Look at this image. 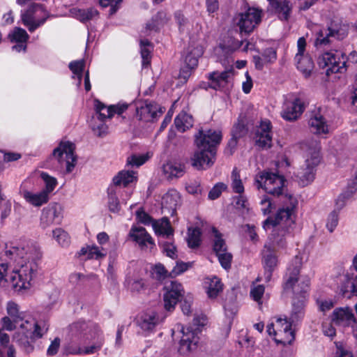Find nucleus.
Masks as SVG:
<instances>
[{
    "label": "nucleus",
    "instance_id": "obj_1",
    "mask_svg": "<svg viewBox=\"0 0 357 357\" xmlns=\"http://www.w3.org/2000/svg\"><path fill=\"white\" fill-rule=\"evenodd\" d=\"M6 253L16 262L9 278L13 288L19 292L29 289L37 275L38 264L36 261L40 257L39 250L33 245L22 244L13 246Z\"/></svg>",
    "mask_w": 357,
    "mask_h": 357
},
{
    "label": "nucleus",
    "instance_id": "obj_2",
    "mask_svg": "<svg viewBox=\"0 0 357 357\" xmlns=\"http://www.w3.org/2000/svg\"><path fill=\"white\" fill-rule=\"evenodd\" d=\"M195 138L197 150L192 158V166L197 169L211 167L215 160V147L222 139L221 132L213 130H199Z\"/></svg>",
    "mask_w": 357,
    "mask_h": 357
},
{
    "label": "nucleus",
    "instance_id": "obj_3",
    "mask_svg": "<svg viewBox=\"0 0 357 357\" xmlns=\"http://www.w3.org/2000/svg\"><path fill=\"white\" fill-rule=\"evenodd\" d=\"M302 149L305 152L304 163L297 169L296 176L299 183L305 186L314 179L316 167L320 162V145L317 141L304 143Z\"/></svg>",
    "mask_w": 357,
    "mask_h": 357
},
{
    "label": "nucleus",
    "instance_id": "obj_4",
    "mask_svg": "<svg viewBox=\"0 0 357 357\" xmlns=\"http://www.w3.org/2000/svg\"><path fill=\"white\" fill-rule=\"evenodd\" d=\"M285 179L275 173L263 172L257 175L255 183L258 188H262L267 193L279 196L285 195Z\"/></svg>",
    "mask_w": 357,
    "mask_h": 357
},
{
    "label": "nucleus",
    "instance_id": "obj_5",
    "mask_svg": "<svg viewBox=\"0 0 357 357\" xmlns=\"http://www.w3.org/2000/svg\"><path fill=\"white\" fill-rule=\"evenodd\" d=\"M49 17L50 14L43 6L36 3H31L21 13L22 22L30 32L42 26Z\"/></svg>",
    "mask_w": 357,
    "mask_h": 357
},
{
    "label": "nucleus",
    "instance_id": "obj_6",
    "mask_svg": "<svg viewBox=\"0 0 357 357\" xmlns=\"http://www.w3.org/2000/svg\"><path fill=\"white\" fill-rule=\"evenodd\" d=\"M319 65L326 69V75L342 73L345 68L346 58L341 52L337 50L326 52L319 57Z\"/></svg>",
    "mask_w": 357,
    "mask_h": 357
},
{
    "label": "nucleus",
    "instance_id": "obj_7",
    "mask_svg": "<svg viewBox=\"0 0 357 357\" xmlns=\"http://www.w3.org/2000/svg\"><path fill=\"white\" fill-rule=\"evenodd\" d=\"M261 10L255 8H249L245 13L238 14L234 19V24L239 27L240 31L250 33L261 22Z\"/></svg>",
    "mask_w": 357,
    "mask_h": 357
},
{
    "label": "nucleus",
    "instance_id": "obj_8",
    "mask_svg": "<svg viewBox=\"0 0 357 357\" xmlns=\"http://www.w3.org/2000/svg\"><path fill=\"white\" fill-rule=\"evenodd\" d=\"M283 202L287 205L280 208L275 215V220L267 219L264 222V227L266 228L270 224L279 225L284 222L290 225L294 222L293 211L297 204V200L291 195L285 194L283 197Z\"/></svg>",
    "mask_w": 357,
    "mask_h": 357
},
{
    "label": "nucleus",
    "instance_id": "obj_9",
    "mask_svg": "<svg viewBox=\"0 0 357 357\" xmlns=\"http://www.w3.org/2000/svg\"><path fill=\"white\" fill-rule=\"evenodd\" d=\"M75 144L70 142H61L53 151L57 161L66 165V172L70 173L76 165L77 158L74 155Z\"/></svg>",
    "mask_w": 357,
    "mask_h": 357
},
{
    "label": "nucleus",
    "instance_id": "obj_10",
    "mask_svg": "<svg viewBox=\"0 0 357 357\" xmlns=\"http://www.w3.org/2000/svg\"><path fill=\"white\" fill-rule=\"evenodd\" d=\"M306 47V40L304 37H301L297 41L298 52L295 56V62L297 68L303 74L305 77H309L314 67L312 58L305 54Z\"/></svg>",
    "mask_w": 357,
    "mask_h": 357
},
{
    "label": "nucleus",
    "instance_id": "obj_11",
    "mask_svg": "<svg viewBox=\"0 0 357 357\" xmlns=\"http://www.w3.org/2000/svg\"><path fill=\"white\" fill-rule=\"evenodd\" d=\"M213 236V250L215 252L221 266L225 269L231 267L232 255L227 251V247L222 234L215 228H212Z\"/></svg>",
    "mask_w": 357,
    "mask_h": 357
},
{
    "label": "nucleus",
    "instance_id": "obj_12",
    "mask_svg": "<svg viewBox=\"0 0 357 357\" xmlns=\"http://www.w3.org/2000/svg\"><path fill=\"white\" fill-rule=\"evenodd\" d=\"M302 266V258L296 256L290 262L287 267L286 274L284 275V290L292 289L294 292H298L299 289L297 288L300 285H296L298 281L300 270Z\"/></svg>",
    "mask_w": 357,
    "mask_h": 357
},
{
    "label": "nucleus",
    "instance_id": "obj_13",
    "mask_svg": "<svg viewBox=\"0 0 357 357\" xmlns=\"http://www.w3.org/2000/svg\"><path fill=\"white\" fill-rule=\"evenodd\" d=\"M165 292L163 296L164 307L166 310H172L181 298L184 295L181 284L172 281L165 287Z\"/></svg>",
    "mask_w": 357,
    "mask_h": 357
},
{
    "label": "nucleus",
    "instance_id": "obj_14",
    "mask_svg": "<svg viewBox=\"0 0 357 357\" xmlns=\"http://www.w3.org/2000/svg\"><path fill=\"white\" fill-rule=\"evenodd\" d=\"M62 207L57 203H52L44 208L40 216V226L46 229L54 224H59L62 220Z\"/></svg>",
    "mask_w": 357,
    "mask_h": 357
},
{
    "label": "nucleus",
    "instance_id": "obj_15",
    "mask_svg": "<svg viewBox=\"0 0 357 357\" xmlns=\"http://www.w3.org/2000/svg\"><path fill=\"white\" fill-rule=\"evenodd\" d=\"M178 329L181 328V332L182 333V337L180 341V347L178 351L180 354L186 355L191 351H195L197 347L199 342V337L197 334L188 328H185L183 326L180 325L177 326Z\"/></svg>",
    "mask_w": 357,
    "mask_h": 357
},
{
    "label": "nucleus",
    "instance_id": "obj_16",
    "mask_svg": "<svg viewBox=\"0 0 357 357\" xmlns=\"http://www.w3.org/2000/svg\"><path fill=\"white\" fill-rule=\"evenodd\" d=\"M276 252L273 250H270V247H264L261 251V263L264 270V279L266 282L271 280L272 274L279 264Z\"/></svg>",
    "mask_w": 357,
    "mask_h": 357
},
{
    "label": "nucleus",
    "instance_id": "obj_17",
    "mask_svg": "<svg viewBox=\"0 0 357 357\" xmlns=\"http://www.w3.org/2000/svg\"><path fill=\"white\" fill-rule=\"evenodd\" d=\"M271 123L268 120L261 121L255 134V143L262 149H268L272 145Z\"/></svg>",
    "mask_w": 357,
    "mask_h": 357
},
{
    "label": "nucleus",
    "instance_id": "obj_18",
    "mask_svg": "<svg viewBox=\"0 0 357 357\" xmlns=\"http://www.w3.org/2000/svg\"><path fill=\"white\" fill-rule=\"evenodd\" d=\"M304 111V103L300 98L287 100L281 113L283 119L287 121L296 120Z\"/></svg>",
    "mask_w": 357,
    "mask_h": 357
},
{
    "label": "nucleus",
    "instance_id": "obj_19",
    "mask_svg": "<svg viewBox=\"0 0 357 357\" xmlns=\"http://www.w3.org/2000/svg\"><path fill=\"white\" fill-rule=\"evenodd\" d=\"M129 235L134 241L138 243L142 250L146 248L152 249L155 246V243L152 237L144 227H132L130 229Z\"/></svg>",
    "mask_w": 357,
    "mask_h": 357
},
{
    "label": "nucleus",
    "instance_id": "obj_20",
    "mask_svg": "<svg viewBox=\"0 0 357 357\" xmlns=\"http://www.w3.org/2000/svg\"><path fill=\"white\" fill-rule=\"evenodd\" d=\"M136 112L139 120L149 122L155 119L158 114L162 112L157 104L146 101L137 107Z\"/></svg>",
    "mask_w": 357,
    "mask_h": 357
},
{
    "label": "nucleus",
    "instance_id": "obj_21",
    "mask_svg": "<svg viewBox=\"0 0 357 357\" xmlns=\"http://www.w3.org/2000/svg\"><path fill=\"white\" fill-rule=\"evenodd\" d=\"M308 125L312 132L317 135L327 134L328 125L319 112H315L310 117Z\"/></svg>",
    "mask_w": 357,
    "mask_h": 357
},
{
    "label": "nucleus",
    "instance_id": "obj_22",
    "mask_svg": "<svg viewBox=\"0 0 357 357\" xmlns=\"http://www.w3.org/2000/svg\"><path fill=\"white\" fill-rule=\"evenodd\" d=\"M180 203L181 197L176 190H169L162 197V208L167 210L171 215H174Z\"/></svg>",
    "mask_w": 357,
    "mask_h": 357
},
{
    "label": "nucleus",
    "instance_id": "obj_23",
    "mask_svg": "<svg viewBox=\"0 0 357 357\" xmlns=\"http://www.w3.org/2000/svg\"><path fill=\"white\" fill-rule=\"evenodd\" d=\"M286 234L287 231L283 229L275 231L264 247H270V250H273L275 252L284 249L287 247Z\"/></svg>",
    "mask_w": 357,
    "mask_h": 357
},
{
    "label": "nucleus",
    "instance_id": "obj_24",
    "mask_svg": "<svg viewBox=\"0 0 357 357\" xmlns=\"http://www.w3.org/2000/svg\"><path fill=\"white\" fill-rule=\"evenodd\" d=\"M278 335H284V337L279 340L284 344H290L294 340V333L291 330V325L286 319H278L275 324Z\"/></svg>",
    "mask_w": 357,
    "mask_h": 357
},
{
    "label": "nucleus",
    "instance_id": "obj_25",
    "mask_svg": "<svg viewBox=\"0 0 357 357\" xmlns=\"http://www.w3.org/2000/svg\"><path fill=\"white\" fill-rule=\"evenodd\" d=\"M22 195L26 202L36 207L41 206L49 200V196L43 190L38 193H33L24 190L22 192Z\"/></svg>",
    "mask_w": 357,
    "mask_h": 357
},
{
    "label": "nucleus",
    "instance_id": "obj_26",
    "mask_svg": "<svg viewBox=\"0 0 357 357\" xmlns=\"http://www.w3.org/2000/svg\"><path fill=\"white\" fill-rule=\"evenodd\" d=\"M159 317L155 312L144 313L138 321L139 326L145 331H151L159 324Z\"/></svg>",
    "mask_w": 357,
    "mask_h": 357
},
{
    "label": "nucleus",
    "instance_id": "obj_27",
    "mask_svg": "<svg viewBox=\"0 0 357 357\" xmlns=\"http://www.w3.org/2000/svg\"><path fill=\"white\" fill-rule=\"evenodd\" d=\"M354 319V314L348 307L335 309L332 314V321L339 325H349Z\"/></svg>",
    "mask_w": 357,
    "mask_h": 357
},
{
    "label": "nucleus",
    "instance_id": "obj_28",
    "mask_svg": "<svg viewBox=\"0 0 357 357\" xmlns=\"http://www.w3.org/2000/svg\"><path fill=\"white\" fill-rule=\"evenodd\" d=\"M270 5L280 19L288 20L291 10V7L288 1L273 0L270 1Z\"/></svg>",
    "mask_w": 357,
    "mask_h": 357
},
{
    "label": "nucleus",
    "instance_id": "obj_29",
    "mask_svg": "<svg viewBox=\"0 0 357 357\" xmlns=\"http://www.w3.org/2000/svg\"><path fill=\"white\" fill-rule=\"evenodd\" d=\"M231 73L229 71H223L222 73L213 72L208 75V79L210 80L209 86L214 89L223 87L228 81V78Z\"/></svg>",
    "mask_w": 357,
    "mask_h": 357
},
{
    "label": "nucleus",
    "instance_id": "obj_30",
    "mask_svg": "<svg viewBox=\"0 0 357 357\" xmlns=\"http://www.w3.org/2000/svg\"><path fill=\"white\" fill-rule=\"evenodd\" d=\"M331 38H337L339 39V31H335L331 28L321 29L317 34L315 45H327L331 42Z\"/></svg>",
    "mask_w": 357,
    "mask_h": 357
},
{
    "label": "nucleus",
    "instance_id": "obj_31",
    "mask_svg": "<svg viewBox=\"0 0 357 357\" xmlns=\"http://www.w3.org/2000/svg\"><path fill=\"white\" fill-rule=\"evenodd\" d=\"M162 169L163 174L167 178L180 177L183 174V168L180 164L170 161L165 163Z\"/></svg>",
    "mask_w": 357,
    "mask_h": 357
},
{
    "label": "nucleus",
    "instance_id": "obj_32",
    "mask_svg": "<svg viewBox=\"0 0 357 357\" xmlns=\"http://www.w3.org/2000/svg\"><path fill=\"white\" fill-rule=\"evenodd\" d=\"M206 284H208L206 287V293L210 298H215L222 291L223 284L220 280L217 277L207 278Z\"/></svg>",
    "mask_w": 357,
    "mask_h": 357
},
{
    "label": "nucleus",
    "instance_id": "obj_33",
    "mask_svg": "<svg viewBox=\"0 0 357 357\" xmlns=\"http://www.w3.org/2000/svg\"><path fill=\"white\" fill-rule=\"evenodd\" d=\"M152 227L155 233L158 235L169 236L172 234V229L167 218L153 221Z\"/></svg>",
    "mask_w": 357,
    "mask_h": 357
},
{
    "label": "nucleus",
    "instance_id": "obj_34",
    "mask_svg": "<svg viewBox=\"0 0 357 357\" xmlns=\"http://www.w3.org/2000/svg\"><path fill=\"white\" fill-rule=\"evenodd\" d=\"M94 107L96 112V116L98 121H105L107 119H110L114 115V107H106L102 102L98 100L94 101Z\"/></svg>",
    "mask_w": 357,
    "mask_h": 357
},
{
    "label": "nucleus",
    "instance_id": "obj_35",
    "mask_svg": "<svg viewBox=\"0 0 357 357\" xmlns=\"http://www.w3.org/2000/svg\"><path fill=\"white\" fill-rule=\"evenodd\" d=\"M174 124L180 132H185L193 126L192 116L185 112H181L175 119Z\"/></svg>",
    "mask_w": 357,
    "mask_h": 357
},
{
    "label": "nucleus",
    "instance_id": "obj_36",
    "mask_svg": "<svg viewBox=\"0 0 357 357\" xmlns=\"http://www.w3.org/2000/svg\"><path fill=\"white\" fill-rule=\"evenodd\" d=\"M137 178L135 173L130 171H121L113 178V183L115 185L127 186L129 183H132Z\"/></svg>",
    "mask_w": 357,
    "mask_h": 357
},
{
    "label": "nucleus",
    "instance_id": "obj_37",
    "mask_svg": "<svg viewBox=\"0 0 357 357\" xmlns=\"http://www.w3.org/2000/svg\"><path fill=\"white\" fill-rule=\"evenodd\" d=\"M70 13L74 17L83 22L92 20L98 15V12L93 8L86 10L73 8Z\"/></svg>",
    "mask_w": 357,
    "mask_h": 357
},
{
    "label": "nucleus",
    "instance_id": "obj_38",
    "mask_svg": "<svg viewBox=\"0 0 357 357\" xmlns=\"http://www.w3.org/2000/svg\"><path fill=\"white\" fill-rule=\"evenodd\" d=\"M8 38L13 43H25L29 39V35L24 29L20 27H15L8 34Z\"/></svg>",
    "mask_w": 357,
    "mask_h": 357
},
{
    "label": "nucleus",
    "instance_id": "obj_39",
    "mask_svg": "<svg viewBox=\"0 0 357 357\" xmlns=\"http://www.w3.org/2000/svg\"><path fill=\"white\" fill-rule=\"evenodd\" d=\"M6 312L8 317H10L14 321H22V313L20 312L19 306L13 301H9L6 304Z\"/></svg>",
    "mask_w": 357,
    "mask_h": 357
},
{
    "label": "nucleus",
    "instance_id": "obj_40",
    "mask_svg": "<svg viewBox=\"0 0 357 357\" xmlns=\"http://www.w3.org/2000/svg\"><path fill=\"white\" fill-rule=\"evenodd\" d=\"M357 190V181L354 178L348 185L347 190L342 193L337 200V204L341 206H343L345 199H348L352 196Z\"/></svg>",
    "mask_w": 357,
    "mask_h": 357
},
{
    "label": "nucleus",
    "instance_id": "obj_41",
    "mask_svg": "<svg viewBox=\"0 0 357 357\" xmlns=\"http://www.w3.org/2000/svg\"><path fill=\"white\" fill-rule=\"evenodd\" d=\"M105 121H98L96 116H93L91 122V128L96 135L103 137L107 133V126L104 123Z\"/></svg>",
    "mask_w": 357,
    "mask_h": 357
},
{
    "label": "nucleus",
    "instance_id": "obj_42",
    "mask_svg": "<svg viewBox=\"0 0 357 357\" xmlns=\"http://www.w3.org/2000/svg\"><path fill=\"white\" fill-rule=\"evenodd\" d=\"M53 237L62 247H66L70 243V238L68 233L61 228L53 231Z\"/></svg>",
    "mask_w": 357,
    "mask_h": 357
},
{
    "label": "nucleus",
    "instance_id": "obj_43",
    "mask_svg": "<svg viewBox=\"0 0 357 357\" xmlns=\"http://www.w3.org/2000/svg\"><path fill=\"white\" fill-rule=\"evenodd\" d=\"M81 255H87L88 259H101L105 257L106 254L99 250L97 246H89L83 248L81 250Z\"/></svg>",
    "mask_w": 357,
    "mask_h": 357
},
{
    "label": "nucleus",
    "instance_id": "obj_44",
    "mask_svg": "<svg viewBox=\"0 0 357 357\" xmlns=\"http://www.w3.org/2000/svg\"><path fill=\"white\" fill-rule=\"evenodd\" d=\"M231 187L234 192L238 194H243L244 192V187L242 181L240 178L238 171L235 168L231 173Z\"/></svg>",
    "mask_w": 357,
    "mask_h": 357
},
{
    "label": "nucleus",
    "instance_id": "obj_45",
    "mask_svg": "<svg viewBox=\"0 0 357 357\" xmlns=\"http://www.w3.org/2000/svg\"><path fill=\"white\" fill-rule=\"evenodd\" d=\"M85 65L84 60L74 61L69 63V68L72 73L77 77L78 84H81L82 81V73L84 70Z\"/></svg>",
    "mask_w": 357,
    "mask_h": 357
},
{
    "label": "nucleus",
    "instance_id": "obj_46",
    "mask_svg": "<svg viewBox=\"0 0 357 357\" xmlns=\"http://www.w3.org/2000/svg\"><path fill=\"white\" fill-rule=\"evenodd\" d=\"M201 232L198 228L189 229L188 236V244L190 248H194L199 246L200 243Z\"/></svg>",
    "mask_w": 357,
    "mask_h": 357
},
{
    "label": "nucleus",
    "instance_id": "obj_47",
    "mask_svg": "<svg viewBox=\"0 0 357 357\" xmlns=\"http://www.w3.org/2000/svg\"><path fill=\"white\" fill-rule=\"evenodd\" d=\"M40 177L45 183V188L43 190V191L45 192L46 194L49 196L50 193L54 190L57 184L56 179L52 176H50L45 172H42L40 174Z\"/></svg>",
    "mask_w": 357,
    "mask_h": 357
},
{
    "label": "nucleus",
    "instance_id": "obj_48",
    "mask_svg": "<svg viewBox=\"0 0 357 357\" xmlns=\"http://www.w3.org/2000/svg\"><path fill=\"white\" fill-rule=\"evenodd\" d=\"M128 287L132 292L139 293L145 289V282L142 278H132L128 280Z\"/></svg>",
    "mask_w": 357,
    "mask_h": 357
},
{
    "label": "nucleus",
    "instance_id": "obj_49",
    "mask_svg": "<svg viewBox=\"0 0 357 357\" xmlns=\"http://www.w3.org/2000/svg\"><path fill=\"white\" fill-rule=\"evenodd\" d=\"M22 323L20 325V328L24 335L28 338H31V332L34 326H36V321L33 319L21 321Z\"/></svg>",
    "mask_w": 357,
    "mask_h": 357
},
{
    "label": "nucleus",
    "instance_id": "obj_50",
    "mask_svg": "<svg viewBox=\"0 0 357 357\" xmlns=\"http://www.w3.org/2000/svg\"><path fill=\"white\" fill-rule=\"evenodd\" d=\"M153 277L158 280H163L168 275V272L165 266L160 264L154 266L152 272Z\"/></svg>",
    "mask_w": 357,
    "mask_h": 357
},
{
    "label": "nucleus",
    "instance_id": "obj_51",
    "mask_svg": "<svg viewBox=\"0 0 357 357\" xmlns=\"http://www.w3.org/2000/svg\"><path fill=\"white\" fill-rule=\"evenodd\" d=\"M18 323L19 321H14V319L8 316H5L1 319V329L8 331H14L16 328V324Z\"/></svg>",
    "mask_w": 357,
    "mask_h": 357
},
{
    "label": "nucleus",
    "instance_id": "obj_52",
    "mask_svg": "<svg viewBox=\"0 0 357 357\" xmlns=\"http://www.w3.org/2000/svg\"><path fill=\"white\" fill-rule=\"evenodd\" d=\"M259 204L261 206V210L264 215L269 214L273 208V204L271 199L267 196H264L261 198Z\"/></svg>",
    "mask_w": 357,
    "mask_h": 357
},
{
    "label": "nucleus",
    "instance_id": "obj_53",
    "mask_svg": "<svg viewBox=\"0 0 357 357\" xmlns=\"http://www.w3.org/2000/svg\"><path fill=\"white\" fill-rule=\"evenodd\" d=\"M197 65L198 58L195 54L190 52L185 56L183 66H186L187 68L195 69Z\"/></svg>",
    "mask_w": 357,
    "mask_h": 357
},
{
    "label": "nucleus",
    "instance_id": "obj_54",
    "mask_svg": "<svg viewBox=\"0 0 357 357\" xmlns=\"http://www.w3.org/2000/svg\"><path fill=\"white\" fill-rule=\"evenodd\" d=\"M227 185L222 183H219L216 184L209 192L208 198L210 199H215L220 197L222 192L225 190Z\"/></svg>",
    "mask_w": 357,
    "mask_h": 357
},
{
    "label": "nucleus",
    "instance_id": "obj_55",
    "mask_svg": "<svg viewBox=\"0 0 357 357\" xmlns=\"http://www.w3.org/2000/svg\"><path fill=\"white\" fill-rule=\"evenodd\" d=\"M264 294V287L261 284L253 286L250 290L251 297L257 302L259 303L262 296Z\"/></svg>",
    "mask_w": 357,
    "mask_h": 357
},
{
    "label": "nucleus",
    "instance_id": "obj_56",
    "mask_svg": "<svg viewBox=\"0 0 357 357\" xmlns=\"http://www.w3.org/2000/svg\"><path fill=\"white\" fill-rule=\"evenodd\" d=\"M263 61L266 63L274 62L277 58L276 51L273 48L265 50L262 54Z\"/></svg>",
    "mask_w": 357,
    "mask_h": 357
},
{
    "label": "nucleus",
    "instance_id": "obj_57",
    "mask_svg": "<svg viewBox=\"0 0 357 357\" xmlns=\"http://www.w3.org/2000/svg\"><path fill=\"white\" fill-rule=\"evenodd\" d=\"M149 45V42L147 40L141 41V55L143 59V66L149 63L150 50L146 47Z\"/></svg>",
    "mask_w": 357,
    "mask_h": 357
},
{
    "label": "nucleus",
    "instance_id": "obj_58",
    "mask_svg": "<svg viewBox=\"0 0 357 357\" xmlns=\"http://www.w3.org/2000/svg\"><path fill=\"white\" fill-rule=\"evenodd\" d=\"M338 223V215L336 212L333 211L328 217L326 227L330 232H333Z\"/></svg>",
    "mask_w": 357,
    "mask_h": 357
},
{
    "label": "nucleus",
    "instance_id": "obj_59",
    "mask_svg": "<svg viewBox=\"0 0 357 357\" xmlns=\"http://www.w3.org/2000/svg\"><path fill=\"white\" fill-rule=\"evenodd\" d=\"M148 160V157L144 155H132L128 158L127 162L132 166L139 167Z\"/></svg>",
    "mask_w": 357,
    "mask_h": 357
},
{
    "label": "nucleus",
    "instance_id": "obj_60",
    "mask_svg": "<svg viewBox=\"0 0 357 357\" xmlns=\"http://www.w3.org/2000/svg\"><path fill=\"white\" fill-rule=\"evenodd\" d=\"M48 328L45 324L43 326L36 322V326H34L31 332V338L38 337L40 338L45 333L47 332Z\"/></svg>",
    "mask_w": 357,
    "mask_h": 357
},
{
    "label": "nucleus",
    "instance_id": "obj_61",
    "mask_svg": "<svg viewBox=\"0 0 357 357\" xmlns=\"http://www.w3.org/2000/svg\"><path fill=\"white\" fill-rule=\"evenodd\" d=\"M245 133L246 129L243 123L238 122L235 124L232 131V135L235 138H239L243 136Z\"/></svg>",
    "mask_w": 357,
    "mask_h": 357
},
{
    "label": "nucleus",
    "instance_id": "obj_62",
    "mask_svg": "<svg viewBox=\"0 0 357 357\" xmlns=\"http://www.w3.org/2000/svg\"><path fill=\"white\" fill-rule=\"evenodd\" d=\"M317 305L319 306V310L321 312H326L327 311H329L334 306V303L331 299H328V300H318L317 301Z\"/></svg>",
    "mask_w": 357,
    "mask_h": 357
},
{
    "label": "nucleus",
    "instance_id": "obj_63",
    "mask_svg": "<svg viewBox=\"0 0 357 357\" xmlns=\"http://www.w3.org/2000/svg\"><path fill=\"white\" fill-rule=\"evenodd\" d=\"M187 191L192 195H197L202 192V188L200 183L198 181L190 182L186 185Z\"/></svg>",
    "mask_w": 357,
    "mask_h": 357
},
{
    "label": "nucleus",
    "instance_id": "obj_64",
    "mask_svg": "<svg viewBox=\"0 0 357 357\" xmlns=\"http://www.w3.org/2000/svg\"><path fill=\"white\" fill-rule=\"evenodd\" d=\"M108 206L109 211L114 213L118 212L120 209L119 202L117 197L111 194L109 197Z\"/></svg>",
    "mask_w": 357,
    "mask_h": 357
}]
</instances>
